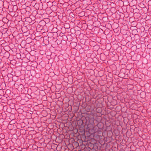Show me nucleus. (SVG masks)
<instances>
[{"label": "nucleus", "instance_id": "nucleus-1", "mask_svg": "<svg viewBox=\"0 0 151 151\" xmlns=\"http://www.w3.org/2000/svg\"><path fill=\"white\" fill-rule=\"evenodd\" d=\"M94 114L91 113L90 115L87 116L86 118V123L87 124V128H89L90 127L93 126V124L94 123Z\"/></svg>", "mask_w": 151, "mask_h": 151}, {"label": "nucleus", "instance_id": "nucleus-2", "mask_svg": "<svg viewBox=\"0 0 151 151\" xmlns=\"http://www.w3.org/2000/svg\"><path fill=\"white\" fill-rule=\"evenodd\" d=\"M88 108L89 109L90 111H92L94 110L95 108L94 105H91V106H88Z\"/></svg>", "mask_w": 151, "mask_h": 151}, {"label": "nucleus", "instance_id": "nucleus-3", "mask_svg": "<svg viewBox=\"0 0 151 151\" xmlns=\"http://www.w3.org/2000/svg\"><path fill=\"white\" fill-rule=\"evenodd\" d=\"M98 111H99V113H100L101 112V111H102V109L101 108H100L99 109H98Z\"/></svg>", "mask_w": 151, "mask_h": 151}, {"label": "nucleus", "instance_id": "nucleus-4", "mask_svg": "<svg viewBox=\"0 0 151 151\" xmlns=\"http://www.w3.org/2000/svg\"><path fill=\"white\" fill-rule=\"evenodd\" d=\"M89 108H88V106L86 108V110L88 111H90Z\"/></svg>", "mask_w": 151, "mask_h": 151}, {"label": "nucleus", "instance_id": "nucleus-5", "mask_svg": "<svg viewBox=\"0 0 151 151\" xmlns=\"http://www.w3.org/2000/svg\"><path fill=\"white\" fill-rule=\"evenodd\" d=\"M62 40L63 41V42H65L66 43V42H65V40Z\"/></svg>", "mask_w": 151, "mask_h": 151}, {"label": "nucleus", "instance_id": "nucleus-6", "mask_svg": "<svg viewBox=\"0 0 151 151\" xmlns=\"http://www.w3.org/2000/svg\"><path fill=\"white\" fill-rule=\"evenodd\" d=\"M81 121L82 123H83V122L82 121Z\"/></svg>", "mask_w": 151, "mask_h": 151}, {"label": "nucleus", "instance_id": "nucleus-7", "mask_svg": "<svg viewBox=\"0 0 151 151\" xmlns=\"http://www.w3.org/2000/svg\"><path fill=\"white\" fill-rule=\"evenodd\" d=\"M99 124V123H98V124H97V125H98V124Z\"/></svg>", "mask_w": 151, "mask_h": 151}]
</instances>
